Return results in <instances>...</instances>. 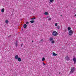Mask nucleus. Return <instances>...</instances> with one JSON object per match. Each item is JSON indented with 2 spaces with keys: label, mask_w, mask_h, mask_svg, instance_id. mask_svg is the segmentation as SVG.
Segmentation results:
<instances>
[{
  "label": "nucleus",
  "mask_w": 76,
  "mask_h": 76,
  "mask_svg": "<svg viewBox=\"0 0 76 76\" xmlns=\"http://www.w3.org/2000/svg\"><path fill=\"white\" fill-rule=\"evenodd\" d=\"M76 70V68L74 67L71 68V70L70 72V73H73L75 72V70Z\"/></svg>",
  "instance_id": "1"
},
{
  "label": "nucleus",
  "mask_w": 76,
  "mask_h": 76,
  "mask_svg": "<svg viewBox=\"0 0 76 76\" xmlns=\"http://www.w3.org/2000/svg\"><path fill=\"white\" fill-rule=\"evenodd\" d=\"M52 35H53V36H57V35H58V33L55 31H54L52 33Z\"/></svg>",
  "instance_id": "2"
},
{
  "label": "nucleus",
  "mask_w": 76,
  "mask_h": 76,
  "mask_svg": "<svg viewBox=\"0 0 76 76\" xmlns=\"http://www.w3.org/2000/svg\"><path fill=\"white\" fill-rule=\"evenodd\" d=\"M73 31H72V30H70L69 31V35L70 36H71V35H73Z\"/></svg>",
  "instance_id": "3"
},
{
  "label": "nucleus",
  "mask_w": 76,
  "mask_h": 76,
  "mask_svg": "<svg viewBox=\"0 0 76 76\" xmlns=\"http://www.w3.org/2000/svg\"><path fill=\"white\" fill-rule=\"evenodd\" d=\"M65 60L67 61H69L70 60V58L69 57V56L67 55L65 57Z\"/></svg>",
  "instance_id": "4"
},
{
  "label": "nucleus",
  "mask_w": 76,
  "mask_h": 76,
  "mask_svg": "<svg viewBox=\"0 0 76 76\" xmlns=\"http://www.w3.org/2000/svg\"><path fill=\"white\" fill-rule=\"evenodd\" d=\"M73 60L74 61V64H75L76 63V58L74 57L73 58Z\"/></svg>",
  "instance_id": "5"
},
{
  "label": "nucleus",
  "mask_w": 76,
  "mask_h": 76,
  "mask_svg": "<svg viewBox=\"0 0 76 76\" xmlns=\"http://www.w3.org/2000/svg\"><path fill=\"white\" fill-rule=\"evenodd\" d=\"M15 59H18L19 58V57L18 56V55H16L15 56Z\"/></svg>",
  "instance_id": "6"
},
{
  "label": "nucleus",
  "mask_w": 76,
  "mask_h": 76,
  "mask_svg": "<svg viewBox=\"0 0 76 76\" xmlns=\"http://www.w3.org/2000/svg\"><path fill=\"white\" fill-rule=\"evenodd\" d=\"M53 54L54 56H56L57 55V54L56 53H55L54 52L53 53Z\"/></svg>",
  "instance_id": "7"
},
{
  "label": "nucleus",
  "mask_w": 76,
  "mask_h": 76,
  "mask_svg": "<svg viewBox=\"0 0 76 76\" xmlns=\"http://www.w3.org/2000/svg\"><path fill=\"white\" fill-rule=\"evenodd\" d=\"M56 28L57 29H60V26H58L56 27Z\"/></svg>",
  "instance_id": "8"
},
{
  "label": "nucleus",
  "mask_w": 76,
  "mask_h": 76,
  "mask_svg": "<svg viewBox=\"0 0 76 76\" xmlns=\"http://www.w3.org/2000/svg\"><path fill=\"white\" fill-rule=\"evenodd\" d=\"M50 2H49L50 4H51L52 3H53L54 1V0H50Z\"/></svg>",
  "instance_id": "9"
},
{
  "label": "nucleus",
  "mask_w": 76,
  "mask_h": 76,
  "mask_svg": "<svg viewBox=\"0 0 76 76\" xmlns=\"http://www.w3.org/2000/svg\"><path fill=\"white\" fill-rule=\"evenodd\" d=\"M26 26H27V25H26V24H25L23 26V28H26Z\"/></svg>",
  "instance_id": "10"
},
{
  "label": "nucleus",
  "mask_w": 76,
  "mask_h": 76,
  "mask_svg": "<svg viewBox=\"0 0 76 76\" xmlns=\"http://www.w3.org/2000/svg\"><path fill=\"white\" fill-rule=\"evenodd\" d=\"M1 12L3 13L4 12V9L3 8L1 10Z\"/></svg>",
  "instance_id": "11"
},
{
  "label": "nucleus",
  "mask_w": 76,
  "mask_h": 76,
  "mask_svg": "<svg viewBox=\"0 0 76 76\" xmlns=\"http://www.w3.org/2000/svg\"><path fill=\"white\" fill-rule=\"evenodd\" d=\"M18 61H21V59L20 58H18Z\"/></svg>",
  "instance_id": "12"
},
{
  "label": "nucleus",
  "mask_w": 76,
  "mask_h": 76,
  "mask_svg": "<svg viewBox=\"0 0 76 76\" xmlns=\"http://www.w3.org/2000/svg\"><path fill=\"white\" fill-rule=\"evenodd\" d=\"M9 21L8 20H6L5 21V23L7 24L8 23H9Z\"/></svg>",
  "instance_id": "13"
},
{
  "label": "nucleus",
  "mask_w": 76,
  "mask_h": 76,
  "mask_svg": "<svg viewBox=\"0 0 76 76\" xmlns=\"http://www.w3.org/2000/svg\"><path fill=\"white\" fill-rule=\"evenodd\" d=\"M35 22V21L33 20H31L30 21V22L31 23H34V22Z\"/></svg>",
  "instance_id": "14"
},
{
  "label": "nucleus",
  "mask_w": 76,
  "mask_h": 76,
  "mask_svg": "<svg viewBox=\"0 0 76 76\" xmlns=\"http://www.w3.org/2000/svg\"><path fill=\"white\" fill-rule=\"evenodd\" d=\"M48 14V12H46L45 13V15H47Z\"/></svg>",
  "instance_id": "15"
},
{
  "label": "nucleus",
  "mask_w": 76,
  "mask_h": 76,
  "mask_svg": "<svg viewBox=\"0 0 76 76\" xmlns=\"http://www.w3.org/2000/svg\"><path fill=\"white\" fill-rule=\"evenodd\" d=\"M52 40H53V39L51 37H50V41H52Z\"/></svg>",
  "instance_id": "16"
},
{
  "label": "nucleus",
  "mask_w": 76,
  "mask_h": 76,
  "mask_svg": "<svg viewBox=\"0 0 76 76\" xmlns=\"http://www.w3.org/2000/svg\"><path fill=\"white\" fill-rule=\"evenodd\" d=\"M71 29V28H70V27H68V31H70V30Z\"/></svg>",
  "instance_id": "17"
},
{
  "label": "nucleus",
  "mask_w": 76,
  "mask_h": 76,
  "mask_svg": "<svg viewBox=\"0 0 76 76\" xmlns=\"http://www.w3.org/2000/svg\"><path fill=\"white\" fill-rule=\"evenodd\" d=\"M43 41V39H41L40 40V41L39 42V43H41V42H42Z\"/></svg>",
  "instance_id": "18"
},
{
  "label": "nucleus",
  "mask_w": 76,
  "mask_h": 76,
  "mask_svg": "<svg viewBox=\"0 0 76 76\" xmlns=\"http://www.w3.org/2000/svg\"><path fill=\"white\" fill-rule=\"evenodd\" d=\"M44 60H45V58L43 57L42 58V61H44Z\"/></svg>",
  "instance_id": "19"
},
{
  "label": "nucleus",
  "mask_w": 76,
  "mask_h": 76,
  "mask_svg": "<svg viewBox=\"0 0 76 76\" xmlns=\"http://www.w3.org/2000/svg\"><path fill=\"white\" fill-rule=\"evenodd\" d=\"M31 19L32 20L35 19V17H34V18H31Z\"/></svg>",
  "instance_id": "20"
},
{
  "label": "nucleus",
  "mask_w": 76,
  "mask_h": 76,
  "mask_svg": "<svg viewBox=\"0 0 76 76\" xmlns=\"http://www.w3.org/2000/svg\"><path fill=\"white\" fill-rule=\"evenodd\" d=\"M18 42L17 41L16 42V45H15V46L16 47H17L18 46V43H17Z\"/></svg>",
  "instance_id": "21"
},
{
  "label": "nucleus",
  "mask_w": 76,
  "mask_h": 76,
  "mask_svg": "<svg viewBox=\"0 0 76 76\" xmlns=\"http://www.w3.org/2000/svg\"><path fill=\"white\" fill-rule=\"evenodd\" d=\"M48 20H51V18H48Z\"/></svg>",
  "instance_id": "22"
},
{
  "label": "nucleus",
  "mask_w": 76,
  "mask_h": 76,
  "mask_svg": "<svg viewBox=\"0 0 76 76\" xmlns=\"http://www.w3.org/2000/svg\"><path fill=\"white\" fill-rule=\"evenodd\" d=\"M55 26H57V23H56L55 24Z\"/></svg>",
  "instance_id": "23"
},
{
  "label": "nucleus",
  "mask_w": 76,
  "mask_h": 76,
  "mask_svg": "<svg viewBox=\"0 0 76 76\" xmlns=\"http://www.w3.org/2000/svg\"><path fill=\"white\" fill-rule=\"evenodd\" d=\"M51 43L52 44H54V41H52V42H51Z\"/></svg>",
  "instance_id": "24"
},
{
  "label": "nucleus",
  "mask_w": 76,
  "mask_h": 76,
  "mask_svg": "<svg viewBox=\"0 0 76 76\" xmlns=\"http://www.w3.org/2000/svg\"><path fill=\"white\" fill-rule=\"evenodd\" d=\"M26 24H27V25H28V24H29V22L27 21L26 22Z\"/></svg>",
  "instance_id": "25"
},
{
  "label": "nucleus",
  "mask_w": 76,
  "mask_h": 76,
  "mask_svg": "<svg viewBox=\"0 0 76 76\" xmlns=\"http://www.w3.org/2000/svg\"><path fill=\"white\" fill-rule=\"evenodd\" d=\"M43 65H44V66L45 65H46V64L45 63H44V62H43Z\"/></svg>",
  "instance_id": "26"
},
{
  "label": "nucleus",
  "mask_w": 76,
  "mask_h": 76,
  "mask_svg": "<svg viewBox=\"0 0 76 76\" xmlns=\"http://www.w3.org/2000/svg\"><path fill=\"white\" fill-rule=\"evenodd\" d=\"M23 45H22V44H21V47H22Z\"/></svg>",
  "instance_id": "27"
},
{
  "label": "nucleus",
  "mask_w": 76,
  "mask_h": 76,
  "mask_svg": "<svg viewBox=\"0 0 76 76\" xmlns=\"http://www.w3.org/2000/svg\"><path fill=\"white\" fill-rule=\"evenodd\" d=\"M75 16H76V14L75 15Z\"/></svg>",
  "instance_id": "28"
},
{
  "label": "nucleus",
  "mask_w": 76,
  "mask_h": 76,
  "mask_svg": "<svg viewBox=\"0 0 76 76\" xmlns=\"http://www.w3.org/2000/svg\"><path fill=\"white\" fill-rule=\"evenodd\" d=\"M58 73H59V74L60 75V73H60V72H59Z\"/></svg>",
  "instance_id": "29"
},
{
  "label": "nucleus",
  "mask_w": 76,
  "mask_h": 76,
  "mask_svg": "<svg viewBox=\"0 0 76 76\" xmlns=\"http://www.w3.org/2000/svg\"><path fill=\"white\" fill-rule=\"evenodd\" d=\"M61 16H62V15H61Z\"/></svg>",
  "instance_id": "30"
},
{
  "label": "nucleus",
  "mask_w": 76,
  "mask_h": 76,
  "mask_svg": "<svg viewBox=\"0 0 76 76\" xmlns=\"http://www.w3.org/2000/svg\"><path fill=\"white\" fill-rule=\"evenodd\" d=\"M32 42H34V41L32 40Z\"/></svg>",
  "instance_id": "31"
}]
</instances>
